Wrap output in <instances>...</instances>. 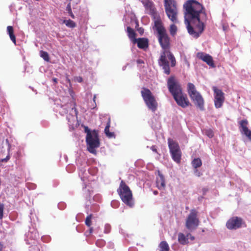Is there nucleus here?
<instances>
[{
	"instance_id": "nucleus-32",
	"label": "nucleus",
	"mask_w": 251,
	"mask_h": 251,
	"mask_svg": "<svg viewBox=\"0 0 251 251\" xmlns=\"http://www.w3.org/2000/svg\"><path fill=\"white\" fill-rule=\"evenodd\" d=\"M93 215L90 214L89 215L87 216L85 221V223L87 226L88 227H90L91 226V219L92 218Z\"/></svg>"
},
{
	"instance_id": "nucleus-18",
	"label": "nucleus",
	"mask_w": 251,
	"mask_h": 251,
	"mask_svg": "<svg viewBox=\"0 0 251 251\" xmlns=\"http://www.w3.org/2000/svg\"><path fill=\"white\" fill-rule=\"evenodd\" d=\"M168 147L170 152L180 150V147L178 143L170 138L168 139Z\"/></svg>"
},
{
	"instance_id": "nucleus-46",
	"label": "nucleus",
	"mask_w": 251,
	"mask_h": 251,
	"mask_svg": "<svg viewBox=\"0 0 251 251\" xmlns=\"http://www.w3.org/2000/svg\"><path fill=\"white\" fill-rule=\"evenodd\" d=\"M66 80L67 81V82L68 83L71 84V80H70V79L69 78V77L68 76L66 77Z\"/></svg>"
},
{
	"instance_id": "nucleus-6",
	"label": "nucleus",
	"mask_w": 251,
	"mask_h": 251,
	"mask_svg": "<svg viewBox=\"0 0 251 251\" xmlns=\"http://www.w3.org/2000/svg\"><path fill=\"white\" fill-rule=\"evenodd\" d=\"M164 0L165 11L168 18L173 23H177L178 11L176 1L175 0Z\"/></svg>"
},
{
	"instance_id": "nucleus-39",
	"label": "nucleus",
	"mask_w": 251,
	"mask_h": 251,
	"mask_svg": "<svg viewBox=\"0 0 251 251\" xmlns=\"http://www.w3.org/2000/svg\"><path fill=\"white\" fill-rule=\"evenodd\" d=\"M75 80L78 82H82L83 81V78L81 76H77L75 78Z\"/></svg>"
},
{
	"instance_id": "nucleus-36",
	"label": "nucleus",
	"mask_w": 251,
	"mask_h": 251,
	"mask_svg": "<svg viewBox=\"0 0 251 251\" xmlns=\"http://www.w3.org/2000/svg\"><path fill=\"white\" fill-rule=\"evenodd\" d=\"M111 230V226L109 224H106L104 226V233H108Z\"/></svg>"
},
{
	"instance_id": "nucleus-25",
	"label": "nucleus",
	"mask_w": 251,
	"mask_h": 251,
	"mask_svg": "<svg viewBox=\"0 0 251 251\" xmlns=\"http://www.w3.org/2000/svg\"><path fill=\"white\" fill-rule=\"evenodd\" d=\"M178 240L179 243L182 245H185L188 242V238L185 235L182 233H179L178 234Z\"/></svg>"
},
{
	"instance_id": "nucleus-13",
	"label": "nucleus",
	"mask_w": 251,
	"mask_h": 251,
	"mask_svg": "<svg viewBox=\"0 0 251 251\" xmlns=\"http://www.w3.org/2000/svg\"><path fill=\"white\" fill-rule=\"evenodd\" d=\"M197 56L198 58L206 62L209 66L212 67H215L213 58L209 54L200 52L197 53Z\"/></svg>"
},
{
	"instance_id": "nucleus-37",
	"label": "nucleus",
	"mask_w": 251,
	"mask_h": 251,
	"mask_svg": "<svg viewBox=\"0 0 251 251\" xmlns=\"http://www.w3.org/2000/svg\"><path fill=\"white\" fill-rule=\"evenodd\" d=\"M206 135L210 138L214 136V133L211 130H208L206 131Z\"/></svg>"
},
{
	"instance_id": "nucleus-5",
	"label": "nucleus",
	"mask_w": 251,
	"mask_h": 251,
	"mask_svg": "<svg viewBox=\"0 0 251 251\" xmlns=\"http://www.w3.org/2000/svg\"><path fill=\"white\" fill-rule=\"evenodd\" d=\"M117 192L122 201L127 206L132 207L134 205L132 192L126 183L122 180Z\"/></svg>"
},
{
	"instance_id": "nucleus-42",
	"label": "nucleus",
	"mask_w": 251,
	"mask_h": 251,
	"mask_svg": "<svg viewBox=\"0 0 251 251\" xmlns=\"http://www.w3.org/2000/svg\"><path fill=\"white\" fill-rule=\"evenodd\" d=\"M151 150L155 152H157V149L156 148V147L155 146H152L151 147Z\"/></svg>"
},
{
	"instance_id": "nucleus-45",
	"label": "nucleus",
	"mask_w": 251,
	"mask_h": 251,
	"mask_svg": "<svg viewBox=\"0 0 251 251\" xmlns=\"http://www.w3.org/2000/svg\"><path fill=\"white\" fill-rule=\"evenodd\" d=\"M3 249V245L0 243V251H1Z\"/></svg>"
},
{
	"instance_id": "nucleus-8",
	"label": "nucleus",
	"mask_w": 251,
	"mask_h": 251,
	"mask_svg": "<svg viewBox=\"0 0 251 251\" xmlns=\"http://www.w3.org/2000/svg\"><path fill=\"white\" fill-rule=\"evenodd\" d=\"M86 142L88 151L93 154H96V148L100 146L98 133L97 130H94V134L89 137H86Z\"/></svg>"
},
{
	"instance_id": "nucleus-19",
	"label": "nucleus",
	"mask_w": 251,
	"mask_h": 251,
	"mask_svg": "<svg viewBox=\"0 0 251 251\" xmlns=\"http://www.w3.org/2000/svg\"><path fill=\"white\" fill-rule=\"evenodd\" d=\"M187 92L190 98L199 93V92L197 91L196 88L194 84L190 82L187 84Z\"/></svg>"
},
{
	"instance_id": "nucleus-43",
	"label": "nucleus",
	"mask_w": 251,
	"mask_h": 251,
	"mask_svg": "<svg viewBox=\"0 0 251 251\" xmlns=\"http://www.w3.org/2000/svg\"><path fill=\"white\" fill-rule=\"evenodd\" d=\"M52 81L55 84H56L58 82V80L56 78H53Z\"/></svg>"
},
{
	"instance_id": "nucleus-22",
	"label": "nucleus",
	"mask_w": 251,
	"mask_h": 251,
	"mask_svg": "<svg viewBox=\"0 0 251 251\" xmlns=\"http://www.w3.org/2000/svg\"><path fill=\"white\" fill-rule=\"evenodd\" d=\"M110 122H111L110 118H109L108 120V121H107V124H106V126L105 127V129H104V132H105V134L106 136L107 137H108L109 138H115V135L114 133V132H111L109 131V127L110 126Z\"/></svg>"
},
{
	"instance_id": "nucleus-16",
	"label": "nucleus",
	"mask_w": 251,
	"mask_h": 251,
	"mask_svg": "<svg viewBox=\"0 0 251 251\" xmlns=\"http://www.w3.org/2000/svg\"><path fill=\"white\" fill-rule=\"evenodd\" d=\"M156 187L159 189H164L165 188V180L163 175L158 171V176L156 179Z\"/></svg>"
},
{
	"instance_id": "nucleus-26",
	"label": "nucleus",
	"mask_w": 251,
	"mask_h": 251,
	"mask_svg": "<svg viewBox=\"0 0 251 251\" xmlns=\"http://www.w3.org/2000/svg\"><path fill=\"white\" fill-rule=\"evenodd\" d=\"M192 164L195 169L200 167L202 165L201 160L200 158H195L192 161Z\"/></svg>"
},
{
	"instance_id": "nucleus-33",
	"label": "nucleus",
	"mask_w": 251,
	"mask_h": 251,
	"mask_svg": "<svg viewBox=\"0 0 251 251\" xmlns=\"http://www.w3.org/2000/svg\"><path fill=\"white\" fill-rule=\"evenodd\" d=\"M84 131L86 133V137L92 136L94 134V130L91 131L88 126H84Z\"/></svg>"
},
{
	"instance_id": "nucleus-17",
	"label": "nucleus",
	"mask_w": 251,
	"mask_h": 251,
	"mask_svg": "<svg viewBox=\"0 0 251 251\" xmlns=\"http://www.w3.org/2000/svg\"><path fill=\"white\" fill-rule=\"evenodd\" d=\"M168 147L170 152L180 150V147L178 143L170 138L168 139Z\"/></svg>"
},
{
	"instance_id": "nucleus-47",
	"label": "nucleus",
	"mask_w": 251,
	"mask_h": 251,
	"mask_svg": "<svg viewBox=\"0 0 251 251\" xmlns=\"http://www.w3.org/2000/svg\"><path fill=\"white\" fill-rule=\"evenodd\" d=\"M45 238H48V239H49V238H50V237L47 236V237H43L42 238V239L43 241H45Z\"/></svg>"
},
{
	"instance_id": "nucleus-2",
	"label": "nucleus",
	"mask_w": 251,
	"mask_h": 251,
	"mask_svg": "<svg viewBox=\"0 0 251 251\" xmlns=\"http://www.w3.org/2000/svg\"><path fill=\"white\" fill-rule=\"evenodd\" d=\"M167 86L176 103L182 108H185L191 104L185 94L182 93L180 85L173 76L167 80Z\"/></svg>"
},
{
	"instance_id": "nucleus-51",
	"label": "nucleus",
	"mask_w": 251,
	"mask_h": 251,
	"mask_svg": "<svg viewBox=\"0 0 251 251\" xmlns=\"http://www.w3.org/2000/svg\"><path fill=\"white\" fill-rule=\"evenodd\" d=\"M96 106V103H95V106H94V107H93V108H94Z\"/></svg>"
},
{
	"instance_id": "nucleus-7",
	"label": "nucleus",
	"mask_w": 251,
	"mask_h": 251,
	"mask_svg": "<svg viewBox=\"0 0 251 251\" xmlns=\"http://www.w3.org/2000/svg\"><path fill=\"white\" fill-rule=\"evenodd\" d=\"M141 94L148 108L154 112L157 110L158 103L151 91L148 88L143 87Z\"/></svg>"
},
{
	"instance_id": "nucleus-30",
	"label": "nucleus",
	"mask_w": 251,
	"mask_h": 251,
	"mask_svg": "<svg viewBox=\"0 0 251 251\" xmlns=\"http://www.w3.org/2000/svg\"><path fill=\"white\" fill-rule=\"evenodd\" d=\"M169 31L171 35H175L177 31L176 26L175 24H172L170 26Z\"/></svg>"
},
{
	"instance_id": "nucleus-11",
	"label": "nucleus",
	"mask_w": 251,
	"mask_h": 251,
	"mask_svg": "<svg viewBox=\"0 0 251 251\" xmlns=\"http://www.w3.org/2000/svg\"><path fill=\"white\" fill-rule=\"evenodd\" d=\"M243 223L242 218L237 216L230 218L226 223V227L230 230L236 229L240 228Z\"/></svg>"
},
{
	"instance_id": "nucleus-35",
	"label": "nucleus",
	"mask_w": 251,
	"mask_h": 251,
	"mask_svg": "<svg viewBox=\"0 0 251 251\" xmlns=\"http://www.w3.org/2000/svg\"><path fill=\"white\" fill-rule=\"evenodd\" d=\"M4 204L0 202V219L3 216Z\"/></svg>"
},
{
	"instance_id": "nucleus-9",
	"label": "nucleus",
	"mask_w": 251,
	"mask_h": 251,
	"mask_svg": "<svg viewBox=\"0 0 251 251\" xmlns=\"http://www.w3.org/2000/svg\"><path fill=\"white\" fill-rule=\"evenodd\" d=\"M199 223L197 211L195 209H192L186 219V227L191 231L195 230L198 226Z\"/></svg>"
},
{
	"instance_id": "nucleus-10",
	"label": "nucleus",
	"mask_w": 251,
	"mask_h": 251,
	"mask_svg": "<svg viewBox=\"0 0 251 251\" xmlns=\"http://www.w3.org/2000/svg\"><path fill=\"white\" fill-rule=\"evenodd\" d=\"M212 90L214 93V105L216 108L221 107L225 101L224 93L216 87L214 86Z\"/></svg>"
},
{
	"instance_id": "nucleus-48",
	"label": "nucleus",
	"mask_w": 251,
	"mask_h": 251,
	"mask_svg": "<svg viewBox=\"0 0 251 251\" xmlns=\"http://www.w3.org/2000/svg\"><path fill=\"white\" fill-rule=\"evenodd\" d=\"M153 194L155 195H156L158 194V191H156V190H155L153 192Z\"/></svg>"
},
{
	"instance_id": "nucleus-3",
	"label": "nucleus",
	"mask_w": 251,
	"mask_h": 251,
	"mask_svg": "<svg viewBox=\"0 0 251 251\" xmlns=\"http://www.w3.org/2000/svg\"><path fill=\"white\" fill-rule=\"evenodd\" d=\"M154 27L157 31V37L162 50H170V38L160 19L154 22Z\"/></svg>"
},
{
	"instance_id": "nucleus-1",
	"label": "nucleus",
	"mask_w": 251,
	"mask_h": 251,
	"mask_svg": "<svg viewBox=\"0 0 251 251\" xmlns=\"http://www.w3.org/2000/svg\"><path fill=\"white\" fill-rule=\"evenodd\" d=\"M185 23L188 33L198 38L203 32L207 20L204 7L196 0H188L183 4Z\"/></svg>"
},
{
	"instance_id": "nucleus-29",
	"label": "nucleus",
	"mask_w": 251,
	"mask_h": 251,
	"mask_svg": "<svg viewBox=\"0 0 251 251\" xmlns=\"http://www.w3.org/2000/svg\"><path fill=\"white\" fill-rule=\"evenodd\" d=\"M40 56L42 57L46 61H50V57L47 52L43 50H41L40 51Z\"/></svg>"
},
{
	"instance_id": "nucleus-24",
	"label": "nucleus",
	"mask_w": 251,
	"mask_h": 251,
	"mask_svg": "<svg viewBox=\"0 0 251 251\" xmlns=\"http://www.w3.org/2000/svg\"><path fill=\"white\" fill-rule=\"evenodd\" d=\"M127 32L129 38L131 40H134V42H136V39H135L136 33L134 29L129 26L127 27Z\"/></svg>"
},
{
	"instance_id": "nucleus-4",
	"label": "nucleus",
	"mask_w": 251,
	"mask_h": 251,
	"mask_svg": "<svg viewBox=\"0 0 251 251\" xmlns=\"http://www.w3.org/2000/svg\"><path fill=\"white\" fill-rule=\"evenodd\" d=\"M171 62V66L174 67L176 65V58L170 50H162L158 60V64L162 67L164 73L167 75L170 74L169 62Z\"/></svg>"
},
{
	"instance_id": "nucleus-49",
	"label": "nucleus",
	"mask_w": 251,
	"mask_h": 251,
	"mask_svg": "<svg viewBox=\"0 0 251 251\" xmlns=\"http://www.w3.org/2000/svg\"><path fill=\"white\" fill-rule=\"evenodd\" d=\"M96 99V95H94V97H93V100H94V101L95 102Z\"/></svg>"
},
{
	"instance_id": "nucleus-38",
	"label": "nucleus",
	"mask_w": 251,
	"mask_h": 251,
	"mask_svg": "<svg viewBox=\"0 0 251 251\" xmlns=\"http://www.w3.org/2000/svg\"><path fill=\"white\" fill-rule=\"evenodd\" d=\"M10 156L9 154H8L6 157L1 160L2 162H7L10 159Z\"/></svg>"
},
{
	"instance_id": "nucleus-40",
	"label": "nucleus",
	"mask_w": 251,
	"mask_h": 251,
	"mask_svg": "<svg viewBox=\"0 0 251 251\" xmlns=\"http://www.w3.org/2000/svg\"><path fill=\"white\" fill-rule=\"evenodd\" d=\"M136 62H137V63L139 65L144 64V61L142 59H139L137 60Z\"/></svg>"
},
{
	"instance_id": "nucleus-41",
	"label": "nucleus",
	"mask_w": 251,
	"mask_h": 251,
	"mask_svg": "<svg viewBox=\"0 0 251 251\" xmlns=\"http://www.w3.org/2000/svg\"><path fill=\"white\" fill-rule=\"evenodd\" d=\"M187 237L189 238L190 239H191V240H194L195 239V237L190 233L187 235Z\"/></svg>"
},
{
	"instance_id": "nucleus-50",
	"label": "nucleus",
	"mask_w": 251,
	"mask_h": 251,
	"mask_svg": "<svg viewBox=\"0 0 251 251\" xmlns=\"http://www.w3.org/2000/svg\"><path fill=\"white\" fill-rule=\"evenodd\" d=\"M89 230H90V233H92V231H93V228L92 227H90V229H89Z\"/></svg>"
},
{
	"instance_id": "nucleus-44",
	"label": "nucleus",
	"mask_w": 251,
	"mask_h": 251,
	"mask_svg": "<svg viewBox=\"0 0 251 251\" xmlns=\"http://www.w3.org/2000/svg\"><path fill=\"white\" fill-rule=\"evenodd\" d=\"M143 29H142V28H140L138 29V31L141 34L143 32Z\"/></svg>"
},
{
	"instance_id": "nucleus-15",
	"label": "nucleus",
	"mask_w": 251,
	"mask_h": 251,
	"mask_svg": "<svg viewBox=\"0 0 251 251\" xmlns=\"http://www.w3.org/2000/svg\"><path fill=\"white\" fill-rule=\"evenodd\" d=\"M141 2L149 14L152 15L155 13V8L152 1L150 0H142Z\"/></svg>"
},
{
	"instance_id": "nucleus-27",
	"label": "nucleus",
	"mask_w": 251,
	"mask_h": 251,
	"mask_svg": "<svg viewBox=\"0 0 251 251\" xmlns=\"http://www.w3.org/2000/svg\"><path fill=\"white\" fill-rule=\"evenodd\" d=\"M161 251H169L170 248L168 243L166 241H162L159 246Z\"/></svg>"
},
{
	"instance_id": "nucleus-23",
	"label": "nucleus",
	"mask_w": 251,
	"mask_h": 251,
	"mask_svg": "<svg viewBox=\"0 0 251 251\" xmlns=\"http://www.w3.org/2000/svg\"><path fill=\"white\" fill-rule=\"evenodd\" d=\"M7 31L10 37V39L13 42V43L16 45V37L14 34V29L12 26L9 25L7 27Z\"/></svg>"
},
{
	"instance_id": "nucleus-34",
	"label": "nucleus",
	"mask_w": 251,
	"mask_h": 251,
	"mask_svg": "<svg viewBox=\"0 0 251 251\" xmlns=\"http://www.w3.org/2000/svg\"><path fill=\"white\" fill-rule=\"evenodd\" d=\"M84 131L86 133V137L92 136L94 134V130L91 131L88 126H84Z\"/></svg>"
},
{
	"instance_id": "nucleus-20",
	"label": "nucleus",
	"mask_w": 251,
	"mask_h": 251,
	"mask_svg": "<svg viewBox=\"0 0 251 251\" xmlns=\"http://www.w3.org/2000/svg\"><path fill=\"white\" fill-rule=\"evenodd\" d=\"M136 42L137 43V46L140 49H144L148 47L149 42L148 40L146 38H139L136 40Z\"/></svg>"
},
{
	"instance_id": "nucleus-21",
	"label": "nucleus",
	"mask_w": 251,
	"mask_h": 251,
	"mask_svg": "<svg viewBox=\"0 0 251 251\" xmlns=\"http://www.w3.org/2000/svg\"><path fill=\"white\" fill-rule=\"evenodd\" d=\"M172 159L177 163H179L181 157V150L174 151L170 152Z\"/></svg>"
},
{
	"instance_id": "nucleus-31",
	"label": "nucleus",
	"mask_w": 251,
	"mask_h": 251,
	"mask_svg": "<svg viewBox=\"0 0 251 251\" xmlns=\"http://www.w3.org/2000/svg\"><path fill=\"white\" fill-rule=\"evenodd\" d=\"M66 10L67 11L69 15L72 18H73V19L75 18V16L72 11L71 5L70 3H69L67 4Z\"/></svg>"
},
{
	"instance_id": "nucleus-28",
	"label": "nucleus",
	"mask_w": 251,
	"mask_h": 251,
	"mask_svg": "<svg viewBox=\"0 0 251 251\" xmlns=\"http://www.w3.org/2000/svg\"><path fill=\"white\" fill-rule=\"evenodd\" d=\"M63 23L66 25L67 27L70 28H74L76 26V25L75 22L71 20H64Z\"/></svg>"
},
{
	"instance_id": "nucleus-14",
	"label": "nucleus",
	"mask_w": 251,
	"mask_h": 251,
	"mask_svg": "<svg viewBox=\"0 0 251 251\" xmlns=\"http://www.w3.org/2000/svg\"><path fill=\"white\" fill-rule=\"evenodd\" d=\"M190 98L197 107L201 110H204V100L200 93L193 96L192 97H190Z\"/></svg>"
},
{
	"instance_id": "nucleus-12",
	"label": "nucleus",
	"mask_w": 251,
	"mask_h": 251,
	"mask_svg": "<svg viewBox=\"0 0 251 251\" xmlns=\"http://www.w3.org/2000/svg\"><path fill=\"white\" fill-rule=\"evenodd\" d=\"M247 120H242L239 122V128L242 134H244L251 141V130L248 127Z\"/></svg>"
}]
</instances>
